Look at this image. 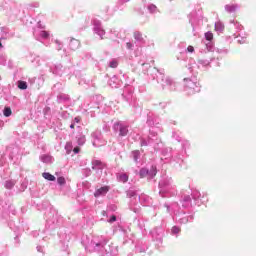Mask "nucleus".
Instances as JSON below:
<instances>
[{
	"label": "nucleus",
	"instance_id": "f257e3e1",
	"mask_svg": "<svg viewBox=\"0 0 256 256\" xmlns=\"http://www.w3.org/2000/svg\"><path fill=\"white\" fill-rule=\"evenodd\" d=\"M109 186H103L97 189L94 193V197H101V195H107L109 193Z\"/></svg>",
	"mask_w": 256,
	"mask_h": 256
},
{
	"label": "nucleus",
	"instance_id": "f03ea898",
	"mask_svg": "<svg viewBox=\"0 0 256 256\" xmlns=\"http://www.w3.org/2000/svg\"><path fill=\"white\" fill-rule=\"evenodd\" d=\"M70 49H72V51H77V49H79L81 47V42L75 38H72L70 40Z\"/></svg>",
	"mask_w": 256,
	"mask_h": 256
},
{
	"label": "nucleus",
	"instance_id": "7ed1b4c3",
	"mask_svg": "<svg viewBox=\"0 0 256 256\" xmlns=\"http://www.w3.org/2000/svg\"><path fill=\"white\" fill-rule=\"evenodd\" d=\"M42 177H44L47 181H55V177L53 176V174L49 173V172H44L42 173Z\"/></svg>",
	"mask_w": 256,
	"mask_h": 256
},
{
	"label": "nucleus",
	"instance_id": "20e7f679",
	"mask_svg": "<svg viewBox=\"0 0 256 256\" xmlns=\"http://www.w3.org/2000/svg\"><path fill=\"white\" fill-rule=\"evenodd\" d=\"M12 113L13 111H11V108L9 107L4 108V111H3L4 117H11Z\"/></svg>",
	"mask_w": 256,
	"mask_h": 256
},
{
	"label": "nucleus",
	"instance_id": "39448f33",
	"mask_svg": "<svg viewBox=\"0 0 256 256\" xmlns=\"http://www.w3.org/2000/svg\"><path fill=\"white\" fill-rule=\"evenodd\" d=\"M127 133H129V130L127 129V127L121 126L120 127V135H121V137H125V135H127Z\"/></svg>",
	"mask_w": 256,
	"mask_h": 256
},
{
	"label": "nucleus",
	"instance_id": "423d86ee",
	"mask_svg": "<svg viewBox=\"0 0 256 256\" xmlns=\"http://www.w3.org/2000/svg\"><path fill=\"white\" fill-rule=\"evenodd\" d=\"M134 39H136V41H143V34H141V32H134Z\"/></svg>",
	"mask_w": 256,
	"mask_h": 256
},
{
	"label": "nucleus",
	"instance_id": "0eeeda50",
	"mask_svg": "<svg viewBox=\"0 0 256 256\" xmlns=\"http://www.w3.org/2000/svg\"><path fill=\"white\" fill-rule=\"evenodd\" d=\"M109 67L111 69H117V67H119V62H117V60H112L109 64Z\"/></svg>",
	"mask_w": 256,
	"mask_h": 256
},
{
	"label": "nucleus",
	"instance_id": "6e6552de",
	"mask_svg": "<svg viewBox=\"0 0 256 256\" xmlns=\"http://www.w3.org/2000/svg\"><path fill=\"white\" fill-rule=\"evenodd\" d=\"M147 175H149V170H147L145 168H142L140 170V177H141V179H143V177H147Z\"/></svg>",
	"mask_w": 256,
	"mask_h": 256
},
{
	"label": "nucleus",
	"instance_id": "1a4fd4ad",
	"mask_svg": "<svg viewBox=\"0 0 256 256\" xmlns=\"http://www.w3.org/2000/svg\"><path fill=\"white\" fill-rule=\"evenodd\" d=\"M120 181H122V183H127L129 181V176H127V174H122L119 177Z\"/></svg>",
	"mask_w": 256,
	"mask_h": 256
},
{
	"label": "nucleus",
	"instance_id": "9d476101",
	"mask_svg": "<svg viewBox=\"0 0 256 256\" xmlns=\"http://www.w3.org/2000/svg\"><path fill=\"white\" fill-rule=\"evenodd\" d=\"M215 29H216V31H224L225 26H224L223 24H221V22H218V23L215 25Z\"/></svg>",
	"mask_w": 256,
	"mask_h": 256
},
{
	"label": "nucleus",
	"instance_id": "9b49d317",
	"mask_svg": "<svg viewBox=\"0 0 256 256\" xmlns=\"http://www.w3.org/2000/svg\"><path fill=\"white\" fill-rule=\"evenodd\" d=\"M18 87H19L20 89H22V90L27 89V82H25V81H19V82H18Z\"/></svg>",
	"mask_w": 256,
	"mask_h": 256
},
{
	"label": "nucleus",
	"instance_id": "f8f14e48",
	"mask_svg": "<svg viewBox=\"0 0 256 256\" xmlns=\"http://www.w3.org/2000/svg\"><path fill=\"white\" fill-rule=\"evenodd\" d=\"M57 183L59 185H65V183H67V181L65 180V177L61 176L57 178Z\"/></svg>",
	"mask_w": 256,
	"mask_h": 256
},
{
	"label": "nucleus",
	"instance_id": "ddd939ff",
	"mask_svg": "<svg viewBox=\"0 0 256 256\" xmlns=\"http://www.w3.org/2000/svg\"><path fill=\"white\" fill-rule=\"evenodd\" d=\"M205 39L206 41H213V34L211 32H206Z\"/></svg>",
	"mask_w": 256,
	"mask_h": 256
},
{
	"label": "nucleus",
	"instance_id": "4468645a",
	"mask_svg": "<svg viewBox=\"0 0 256 256\" xmlns=\"http://www.w3.org/2000/svg\"><path fill=\"white\" fill-rule=\"evenodd\" d=\"M40 37H42L43 39H49V32L41 31Z\"/></svg>",
	"mask_w": 256,
	"mask_h": 256
},
{
	"label": "nucleus",
	"instance_id": "2eb2a0df",
	"mask_svg": "<svg viewBox=\"0 0 256 256\" xmlns=\"http://www.w3.org/2000/svg\"><path fill=\"white\" fill-rule=\"evenodd\" d=\"M78 145H85V136H80L78 138Z\"/></svg>",
	"mask_w": 256,
	"mask_h": 256
},
{
	"label": "nucleus",
	"instance_id": "dca6fc26",
	"mask_svg": "<svg viewBox=\"0 0 256 256\" xmlns=\"http://www.w3.org/2000/svg\"><path fill=\"white\" fill-rule=\"evenodd\" d=\"M181 232V228L177 227V226H174L172 228V233H180Z\"/></svg>",
	"mask_w": 256,
	"mask_h": 256
},
{
	"label": "nucleus",
	"instance_id": "f3484780",
	"mask_svg": "<svg viewBox=\"0 0 256 256\" xmlns=\"http://www.w3.org/2000/svg\"><path fill=\"white\" fill-rule=\"evenodd\" d=\"M187 51L188 53H193L195 51V48L193 46H188Z\"/></svg>",
	"mask_w": 256,
	"mask_h": 256
},
{
	"label": "nucleus",
	"instance_id": "a211bd4d",
	"mask_svg": "<svg viewBox=\"0 0 256 256\" xmlns=\"http://www.w3.org/2000/svg\"><path fill=\"white\" fill-rule=\"evenodd\" d=\"M114 221H117V216L112 215L109 222L114 223Z\"/></svg>",
	"mask_w": 256,
	"mask_h": 256
},
{
	"label": "nucleus",
	"instance_id": "6ab92c4d",
	"mask_svg": "<svg viewBox=\"0 0 256 256\" xmlns=\"http://www.w3.org/2000/svg\"><path fill=\"white\" fill-rule=\"evenodd\" d=\"M79 151H81V148H79V146H76V147L73 149V153H75V154L79 153Z\"/></svg>",
	"mask_w": 256,
	"mask_h": 256
},
{
	"label": "nucleus",
	"instance_id": "aec40b11",
	"mask_svg": "<svg viewBox=\"0 0 256 256\" xmlns=\"http://www.w3.org/2000/svg\"><path fill=\"white\" fill-rule=\"evenodd\" d=\"M152 177H155V175H157V168L156 167H152Z\"/></svg>",
	"mask_w": 256,
	"mask_h": 256
},
{
	"label": "nucleus",
	"instance_id": "412c9836",
	"mask_svg": "<svg viewBox=\"0 0 256 256\" xmlns=\"http://www.w3.org/2000/svg\"><path fill=\"white\" fill-rule=\"evenodd\" d=\"M126 47H127V49H132L133 48V44H131V42H127L126 43Z\"/></svg>",
	"mask_w": 256,
	"mask_h": 256
},
{
	"label": "nucleus",
	"instance_id": "4be33fe9",
	"mask_svg": "<svg viewBox=\"0 0 256 256\" xmlns=\"http://www.w3.org/2000/svg\"><path fill=\"white\" fill-rule=\"evenodd\" d=\"M74 121H76V123H79V121H81V119H80L79 117H76V118L74 119Z\"/></svg>",
	"mask_w": 256,
	"mask_h": 256
},
{
	"label": "nucleus",
	"instance_id": "5701e85b",
	"mask_svg": "<svg viewBox=\"0 0 256 256\" xmlns=\"http://www.w3.org/2000/svg\"><path fill=\"white\" fill-rule=\"evenodd\" d=\"M70 129H75V124H71Z\"/></svg>",
	"mask_w": 256,
	"mask_h": 256
},
{
	"label": "nucleus",
	"instance_id": "b1692460",
	"mask_svg": "<svg viewBox=\"0 0 256 256\" xmlns=\"http://www.w3.org/2000/svg\"><path fill=\"white\" fill-rule=\"evenodd\" d=\"M1 47H3V43H1V41H0V49H1Z\"/></svg>",
	"mask_w": 256,
	"mask_h": 256
}]
</instances>
